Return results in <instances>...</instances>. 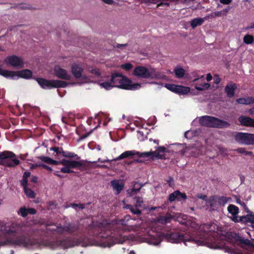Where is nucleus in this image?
<instances>
[{"mask_svg":"<svg viewBox=\"0 0 254 254\" xmlns=\"http://www.w3.org/2000/svg\"><path fill=\"white\" fill-rule=\"evenodd\" d=\"M176 217L180 223L197 230V237L192 238V241L198 245L214 249H220L223 246L217 232L219 227L215 223H210L198 226L194 220L188 219L186 215L178 214Z\"/></svg>","mask_w":254,"mask_h":254,"instance_id":"f257e3e1","label":"nucleus"},{"mask_svg":"<svg viewBox=\"0 0 254 254\" xmlns=\"http://www.w3.org/2000/svg\"><path fill=\"white\" fill-rule=\"evenodd\" d=\"M130 217L127 215L123 219L117 221L116 223H107L105 222L102 223L98 227L100 231L101 237L107 238L102 246L103 247H111L116 244H123L128 238L126 235H123L121 233L120 226H126L128 224V221L130 220Z\"/></svg>","mask_w":254,"mask_h":254,"instance_id":"f03ea898","label":"nucleus"},{"mask_svg":"<svg viewBox=\"0 0 254 254\" xmlns=\"http://www.w3.org/2000/svg\"><path fill=\"white\" fill-rule=\"evenodd\" d=\"M183 148L184 146L182 144H174L170 145L168 148H166L163 146L160 147L158 149L154 151L140 152L135 150L126 151L113 160L117 161L118 160H122L132 156H136L138 157L141 158L153 157L159 159H165L170 158V157L168 155V154H171L172 155L174 152L177 153L180 152V149Z\"/></svg>","mask_w":254,"mask_h":254,"instance_id":"7ed1b4c3","label":"nucleus"},{"mask_svg":"<svg viewBox=\"0 0 254 254\" xmlns=\"http://www.w3.org/2000/svg\"><path fill=\"white\" fill-rule=\"evenodd\" d=\"M124 230L140 231L143 234L138 236L139 242L140 243H146L149 245L153 246L159 245L162 241L163 237L161 232H157L149 228H146L144 224L138 227L136 226H130L124 228Z\"/></svg>","mask_w":254,"mask_h":254,"instance_id":"20e7f679","label":"nucleus"},{"mask_svg":"<svg viewBox=\"0 0 254 254\" xmlns=\"http://www.w3.org/2000/svg\"><path fill=\"white\" fill-rule=\"evenodd\" d=\"M133 74L137 77L143 78L165 79L166 78L164 72L158 71L151 66L148 68L142 66H137L134 69Z\"/></svg>","mask_w":254,"mask_h":254,"instance_id":"39448f33","label":"nucleus"},{"mask_svg":"<svg viewBox=\"0 0 254 254\" xmlns=\"http://www.w3.org/2000/svg\"><path fill=\"white\" fill-rule=\"evenodd\" d=\"M111 80L114 87L124 89L136 90L139 89L141 87V85L139 83L131 84L130 81L118 73L113 74Z\"/></svg>","mask_w":254,"mask_h":254,"instance_id":"423d86ee","label":"nucleus"},{"mask_svg":"<svg viewBox=\"0 0 254 254\" xmlns=\"http://www.w3.org/2000/svg\"><path fill=\"white\" fill-rule=\"evenodd\" d=\"M71 72L76 79H79L81 81V83H84L93 81L91 76L84 73V68L80 63H73L71 65Z\"/></svg>","mask_w":254,"mask_h":254,"instance_id":"0eeeda50","label":"nucleus"},{"mask_svg":"<svg viewBox=\"0 0 254 254\" xmlns=\"http://www.w3.org/2000/svg\"><path fill=\"white\" fill-rule=\"evenodd\" d=\"M50 164L54 165L62 164L64 166L61 169V171L64 173H70L72 172L71 169L79 168L82 165V161H76L71 160L63 159L60 162L53 160L51 159H48Z\"/></svg>","mask_w":254,"mask_h":254,"instance_id":"6e6552de","label":"nucleus"},{"mask_svg":"<svg viewBox=\"0 0 254 254\" xmlns=\"http://www.w3.org/2000/svg\"><path fill=\"white\" fill-rule=\"evenodd\" d=\"M199 121L201 125L209 127L222 128L227 127L229 126V124L227 122L208 116L201 117Z\"/></svg>","mask_w":254,"mask_h":254,"instance_id":"1a4fd4ad","label":"nucleus"},{"mask_svg":"<svg viewBox=\"0 0 254 254\" xmlns=\"http://www.w3.org/2000/svg\"><path fill=\"white\" fill-rule=\"evenodd\" d=\"M6 233L8 234H14V236L12 239H7L5 241L2 242L1 245H17V246H26L28 244V239L23 236H19L17 232L13 228H10Z\"/></svg>","mask_w":254,"mask_h":254,"instance_id":"9d476101","label":"nucleus"},{"mask_svg":"<svg viewBox=\"0 0 254 254\" xmlns=\"http://www.w3.org/2000/svg\"><path fill=\"white\" fill-rule=\"evenodd\" d=\"M15 157V154L11 151L0 152V164L6 167H14L19 164V161Z\"/></svg>","mask_w":254,"mask_h":254,"instance_id":"9b49d317","label":"nucleus"},{"mask_svg":"<svg viewBox=\"0 0 254 254\" xmlns=\"http://www.w3.org/2000/svg\"><path fill=\"white\" fill-rule=\"evenodd\" d=\"M1 75L5 78L17 79L19 78L29 79L32 76V72L29 69H24L18 71L10 70H0Z\"/></svg>","mask_w":254,"mask_h":254,"instance_id":"f8f14e48","label":"nucleus"},{"mask_svg":"<svg viewBox=\"0 0 254 254\" xmlns=\"http://www.w3.org/2000/svg\"><path fill=\"white\" fill-rule=\"evenodd\" d=\"M36 80L43 88H64L70 84L60 80H46L43 78H37Z\"/></svg>","mask_w":254,"mask_h":254,"instance_id":"ddd939ff","label":"nucleus"},{"mask_svg":"<svg viewBox=\"0 0 254 254\" xmlns=\"http://www.w3.org/2000/svg\"><path fill=\"white\" fill-rule=\"evenodd\" d=\"M3 64L16 68H21L23 66L24 62L20 57L16 55H10L6 57L4 59Z\"/></svg>","mask_w":254,"mask_h":254,"instance_id":"4468645a","label":"nucleus"},{"mask_svg":"<svg viewBox=\"0 0 254 254\" xmlns=\"http://www.w3.org/2000/svg\"><path fill=\"white\" fill-rule=\"evenodd\" d=\"M235 138L240 144L254 145V134L239 132L235 135Z\"/></svg>","mask_w":254,"mask_h":254,"instance_id":"2eb2a0df","label":"nucleus"},{"mask_svg":"<svg viewBox=\"0 0 254 254\" xmlns=\"http://www.w3.org/2000/svg\"><path fill=\"white\" fill-rule=\"evenodd\" d=\"M133 203L135 205L134 207L130 205H127L124 201V207L127 209H130L131 212L134 214H140L141 211L139 210V208L141 206L143 203L142 198L140 197L135 196L133 198Z\"/></svg>","mask_w":254,"mask_h":254,"instance_id":"dca6fc26","label":"nucleus"},{"mask_svg":"<svg viewBox=\"0 0 254 254\" xmlns=\"http://www.w3.org/2000/svg\"><path fill=\"white\" fill-rule=\"evenodd\" d=\"M53 71L54 75L59 78L69 80L72 78L71 75L66 69L62 68L59 65L55 66Z\"/></svg>","mask_w":254,"mask_h":254,"instance_id":"f3484780","label":"nucleus"},{"mask_svg":"<svg viewBox=\"0 0 254 254\" xmlns=\"http://www.w3.org/2000/svg\"><path fill=\"white\" fill-rule=\"evenodd\" d=\"M56 243L58 246L63 249H66L77 245L79 244L80 242L78 240L74 238L73 239H67L62 241H59L57 242Z\"/></svg>","mask_w":254,"mask_h":254,"instance_id":"a211bd4d","label":"nucleus"},{"mask_svg":"<svg viewBox=\"0 0 254 254\" xmlns=\"http://www.w3.org/2000/svg\"><path fill=\"white\" fill-rule=\"evenodd\" d=\"M227 209L229 213L232 214V217H231V219L234 222H241L240 217H239L238 216V214L239 213V208L237 206L233 204H230L228 207Z\"/></svg>","mask_w":254,"mask_h":254,"instance_id":"6ab92c4d","label":"nucleus"},{"mask_svg":"<svg viewBox=\"0 0 254 254\" xmlns=\"http://www.w3.org/2000/svg\"><path fill=\"white\" fill-rule=\"evenodd\" d=\"M187 199V195L185 193H182L179 190H176L171 193L169 197V200L172 202L176 199L181 200V199L185 200Z\"/></svg>","mask_w":254,"mask_h":254,"instance_id":"aec40b11","label":"nucleus"},{"mask_svg":"<svg viewBox=\"0 0 254 254\" xmlns=\"http://www.w3.org/2000/svg\"><path fill=\"white\" fill-rule=\"evenodd\" d=\"M111 186L113 187L114 191H115L116 194H119L121 191L123 190L124 184V183L119 180H113L111 182Z\"/></svg>","mask_w":254,"mask_h":254,"instance_id":"412c9836","label":"nucleus"},{"mask_svg":"<svg viewBox=\"0 0 254 254\" xmlns=\"http://www.w3.org/2000/svg\"><path fill=\"white\" fill-rule=\"evenodd\" d=\"M239 121L243 126L254 127V119L250 117L241 116L239 118Z\"/></svg>","mask_w":254,"mask_h":254,"instance_id":"4be33fe9","label":"nucleus"},{"mask_svg":"<svg viewBox=\"0 0 254 254\" xmlns=\"http://www.w3.org/2000/svg\"><path fill=\"white\" fill-rule=\"evenodd\" d=\"M237 86L235 83H229L225 88V92L229 97H232L234 96L235 91Z\"/></svg>","mask_w":254,"mask_h":254,"instance_id":"5701e85b","label":"nucleus"},{"mask_svg":"<svg viewBox=\"0 0 254 254\" xmlns=\"http://www.w3.org/2000/svg\"><path fill=\"white\" fill-rule=\"evenodd\" d=\"M241 222L250 223L253 228H254V214L249 213L246 216L240 217Z\"/></svg>","mask_w":254,"mask_h":254,"instance_id":"b1692460","label":"nucleus"},{"mask_svg":"<svg viewBox=\"0 0 254 254\" xmlns=\"http://www.w3.org/2000/svg\"><path fill=\"white\" fill-rule=\"evenodd\" d=\"M141 186L140 184L135 183L132 188L127 190V193L129 196L136 195L140 191Z\"/></svg>","mask_w":254,"mask_h":254,"instance_id":"393cba45","label":"nucleus"},{"mask_svg":"<svg viewBox=\"0 0 254 254\" xmlns=\"http://www.w3.org/2000/svg\"><path fill=\"white\" fill-rule=\"evenodd\" d=\"M236 102L240 104L249 105L254 103V98L250 97L241 98L237 99Z\"/></svg>","mask_w":254,"mask_h":254,"instance_id":"a878e982","label":"nucleus"},{"mask_svg":"<svg viewBox=\"0 0 254 254\" xmlns=\"http://www.w3.org/2000/svg\"><path fill=\"white\" fill-rule=\"evenodd\" d=\"M195 88L199 91H202L208 89L210 84L208 83H196L194 84Z\"/></svg>","mask_w":254,"mask_h":254,"instance_id":"bb28decb","label":"nucleus"},{"mask_svg":"<svg viewBox=\"0 0 254 254\" xmlns=\"http://www.w3.org/2000/svg\"><path fill=\"white\" fill-rule=\"evenodd\" d=\"M76 228L74 226H72V225L69 224L64 227H58L57 231L60 233L68 232L70 233L75 231Z\"/></svg>","mask_w":254,"mask_h":254,"instance_id":"cd10ccee","label":"nucleus"},{"mask_svg":"<svg viewBox=\"0 0 254 254\" xmlns=\"http://www.w3.org/2000/svg\"><path fill=\"white\" fill-rule=\"evenodd\" d=\"M190 88L189 87L178 85L176 93L182 95H186L190 92Z\"/></svg>","mask_w":254,"mask_h":254,"instance_id":"c85d7f7f","label":"nucleus"},{"mask_svg":"<svg viewBox=\"0 0 254 254\" xmlns=\"http://www.w3.org/2000/svg\"><path fill=\"white\" fill-rule=\"evenodd\" d=\"M204 21V19L202 18H197L191 20L190 22V25L192 28L201 25Z\"/></svg>","mask_w":254,"mask_h":254,"instance_id":"c756f323","label":"nucleus"},{"mask_svg":"<svg viewBox=\"0 0 254 254\" xmlns=\"http://www.w3.org/2000/svg\"><path fill=\"white\" fill-rule=\"evenodd\" d=\"M96 119L98 121V122L100 123L101 122V121L104 120V126H107L108 122L111 121V118L108 119V117L107 116V115L103 113L98 115L96 117Z\"/></svg>","mask_w":254,"mask_h":254,"instance_id":"7c9ffc66","label":"nucleus"},{"mask_svg":"<svg viewBox=\"0 0 254 254\" xmlns=\"http://www.w3.org/2000/svg\"><path fill=\"white\" fill-rule=\"evenodd\" d=\"M98 84L101 88H103L106 90H110L112 88L114 87V86H113V84L112 83V81L111 80L110 82L99 81L98 82Z\"/></svg>","mask_w":254,"mask_h":254,"instance_id":"2f4dec72","label":"nucleus"},{"mask_svg":"<svg viewBox=\"0 0 254 254\" xmlns=\"http://www.w3.org/2000/svg\"><path fill=\"white\" fill-rule=\"evenodd\" d=\"M206 204L207 206H210V209L211 210H214L216 209V201L214 197H211L209 199L206 200Z\"/></svg>","mask_w":254,"mask_h":254,"instance_id":"473e14b6","label":"nucleus"},{"mask_svg":"<svg viewBox=\"0 0 254 254\" xmlns=\"http://www.w3.org/2000/svg\"><path fill=\"white\" fill-rule=\"evenodd\" d=\"M174 72L177 77L181 78L184 76L185 74V70L183 68L178 67H176L174 69Z\"/></svg>","mask_w":254,"mask_h":254,"instance_id":"72a5a7b5","label":"nucleus"},{"mask_svg":"<svg viewBox=\"0 0 254 254\" xmlns=\"http://www.w3.org/2000/svg\"><path fill=\"white\" fill-rule=\"evenodd\" d=\"M244 42L247 44H251L254 42V37L250 35H246L244 37Z\"/></svg>","mask_w":254,"mask_h":254,"instance_id":"f704fd0d","label":"nucleus"},{"mask_svg":"<svg viewBox=\"0 0 254 254\" xmlns=\"http://www.w3.org/2000/svg\"><path fill=\"white\" fill-rule=\"evenodd\" d=\"M24 190L25 194L28 197L30 198H33L35 197V193L31 189L28 188H25Z\"/></svg>","mask_w":254,"mask_h":254,"instance_id":"c9c22d12","label":"nucleus"},{"mask_svg":"<svg viewBox=\"0 0 254 254\" xmlns=\"http://www.w3.org/2000/svg\"><path fill=\"white\" fill-rule=\"evenodd\" d=\"M165 87L169 90L176 93L178 85L166 84H165Z\"/></svg>","mask_w":254,"mask_h":254,"instance_id":"e433bc0d","label":"nucleus"},{"mask_svg":"<svg viewBox=\"0 0 254 254\" xmlns=\"http://www.w3.org/2000/svg\"><path fill=\"white\" fill-rule=\"evenodd\" d=\"M236 151L239 153L243 154L245 155L251 156L252 155V152L250 151H247L245 150L244 148H238L236 150Z\"/></svg>","mask_w":254,"mask_h":254,"instance_id":"4c0bfd02","label":"nucleus"},{"mask_svg":"<svg viewBox=\"0 0 254 254\" xmlns=\"http://www.w3.org/2000/svg\"><path fill=\"white\" fill-rule=\"evenodd\" d=\"M18 213L22 217H25L28 214V209L25 207H22L19 209Z\"/></svg>","mask_w":254,"mask_h":254,"instance_id":"58836bf2","label":"nucleus"},{"mask_svg":"<svg viewBox=\"0 0 254 254\" xmlns=\"http://www.w3.org/2000/svg\"><path fill=\"white\" fill-rule=\"evenodd\" d=\"M231 200V198L230 197H221L219 199V203L222 204H225L230 201Z\"/></svg>","mask_w":254,"mask_h":254,"instance_id":"ea45409f","label":"nucleus"},{"mask_svg":"<svg viewBox=\"0 0 254 254\" xmlns=\"http://www.w3.org/2000/svg\"><path fill=\"white\" fill-rule=\"evenodd\" d=\"M176 236V234H172L170 235V237L169 239V241L173 243H177L180 242V239L174 240V238Z\"/></svg>","mask_w":254,"mask_h":254,"instance_id":"a19ab883","label":"nucleus"},{"mask_svg":"<svg viewBox=\"0 0 254 254\" xmlns=\"http://www.w3.org/2000/svg\"><path fill=\"white\" fill-rule=\"evenodd\" d=\"M88 71L89 72H90L91 74H92L93 75H94L95 76H99V75L100 74L99 70L97 69H93V68H92L91 69H89Z\"/></svg>","mask_w":254,"mask_h":254,"instance_id":"79ce46f5","label":"nucleus"},{"mask_svg":"<svg viewBox=\"0 0 254 254\" xmlns=\"http://www.w3.org/2000/svg\"><path fill=\"white\" fill-rule=\"evenodd\" d=\"M63 155L65 157H69V158H73V157H75L76 156V155L74 153H71V152H63Z\"/></svg>","mask_w":254,"mask_h":254,"instance_id":"37998d69","label":"nucleus"},{"mask_svg":"<svg viewBox=\"0 0 254 254\" xmlns=\"http://www.w3.org/2000/svg\"><path fill=\"white\" fill-rule=\"evenodd\" d=\"M121 67L124 69H126V70H129L132 67V65L130 63H127L122 65Z\"/></svg>","mask_w":254,"mask_h":254,"instance_id":"c03bdc74","label":"nucleus"},{"mask_svg":"<svg viewBox=\"0 0 254 254\" xmlns=\"http://www.w3.org/2000/svg\"><path fill=\"white\" fill-rule=\"evenodd\" d=\"M169 218L167 217L166 216H162L160 217L159 221H161L162 223H168L169 222Z\"/></svg>","mask_w":254,"mask_h":254,"instance_id":"a18cd8bd","label":"nucleus"},{"mask_svg":"<svg viewBox=\"0 0 254 254\" xmlns=\"http://www.w3.org/2000/svg\"><path fill=\"white\" fill-rule=\"evenodd\" d=\"M28 180L27 179L23 178L21 182V184L23 187L24 189L25 188H27V185Z\"/></svg>","mask_w":254,"mask_h":254,"instance_id":"49530a36","label":"nucleus"},{"mask_svg":"<svg viewBox=\"0 0 254 254\" xmlns=\"http://www.w3.org/2000/svg\"><path fill=\"white\" fill-rule=\"evenodd\" d=\"M221 81V78L219 77L218 75H215L214 77V82L216 84H218L220 83Z\"/></svg>","mask_w":254,"mask_h":254,"instance_id":"de8ad7c7","label":"nucleus"},{"mask_svg":"<svg viewBox=\"0 0 254 254\" xmlns=\"http://www.w3.org/2000/svg\"><path fill=\"white\" fill-rule=\"evenodd\" d=\"M137 137L140 140L142 141L145 137L143 136V133L141 131H138L137 132Z\"/></svg>","mask_w":254,"mask_h":254,"instance_id":"09e8293b","label":"nucleus"},{"mask_svg":"<svg viewBox=\"0 0 254 254\" xmlns=\"http://www.w3.org/2000/svg\"><path fill=\"white\" fill-rule=\"evenodd\" d=\"M35 166H37H37H41V167H42L43 168H45L47 170H49L50 171L52 170V168L51 167H49V166H47L46 165H44V164H40V165L36 164Z\"/></svg>","mask_w":254,"mask_h":254,"instance_id":"8fccbe9b","label":"nucleus"},{"mask_svg":"<svg viewBox=\"0 0 254 254\" xmlns=\"http://www.w3.org/2000/svg\"><path fill=\"white\" fill-rule=\"evenodd\" d=\"M197 197L203 200H205L206 198V195L203 194L202 193L197 194L196 195Z\"/></svg>","mask_w":254,"mask_h":254,"instance_id":"3c124183","label":"nucleus"},{"mask_svg":"<svg viewBox=\"0 0 254 254\" xmlns=\"http://www.w3.org/2000/svg\"><path fill=\"white\" fill-rule=\"evenodd\" d=\"M204 76L203 75H201L200 76H198L197 77H196V78H195L194 79H193L192 80V82H195L199 80H201L202 81H203V78H204Z\"/></svg>","mask_w":254,"mask_h":254,"instance_id":"603ef678","label":"nucleus"},{"mask_svg":"<svg viewBox=\"0 0 254 254\" xmlns=\"http://www.w3.org/2000/svg\"><path fill=\"white\" fill-rule=\"evenodd\" d=\"M232 0H220L221 3L224 4H229L231 2Z\"/></svg>","mask_w":254,"mask_h":254,"instance_id":"864d4df0","label":"nucleus"},{"mask_svg":"<svg viewBox=\"0 0 254 254\" xmlns=\"http://www.w3.org/2000/svg\"><path fill=\"white\" fill-rule=\"evenodd\" d=\"M71 206L73 208H76V207H79L81 209L84 208L83 205L82 204H72Z\"/></svg>","mask_w":254,"mask_h":254,"instance_id":"5fc2aeb1","label":"nucleus"},{"mask_svg":"<svg viewBox=\"0 0 254 254\" xmlns=\"http://www.w3.org/2000/svg\"><path fill=\"white\" fill-rule=\"evenodd\" d=\"M36 210L33 208H28V214H34L36 213Z\"/></svg>","mask_w":254,"mask_h":254,"instance_id":"6e6d98bb","label":"nucleus"},{"mask_svg":"<svg viewBox=\"0 0 254 254\" xmlns=\"http://www.w3.org/2000/svg\"><path fill=\"white\" fill-rule=\"evenodd\" d=\"M30 173L26 172L23 174V178L28 179V178L30 177Z\"/></svg>","mask_w":254,"mask_h":254,"instance_id":"4d7b16f0","label":"nucleus"},{"mask_svg":"<svg viewBox=\"0 0 254 254\" xmlns=\"http://www.w3.org/2000/svg\"><path fill=\"white\" fill-rule=\"evenodd\" d=\"M104 3L108 4H113L114 1L113 0H102Z\"/></svg>","mask_w":254,"mask_h":254,"instance_id":"13d9d810","label":"nucleus"},{"mask_svg":"<svg viewBox=\"0 0 254 254\" xmlns=\"http://www.w3.org/2000/svg\"><path fill=\"white\" fill-rule=\"evenodd\" d=\"M212 79V76L210 73H207L206 74V80L207 81H209L211 80Z\"/></svg>","mask_w":254,"mask_h":254,"instance_id":"bf43d9fd","label":"nucleus"},{"mask_svg":"<svg viewBox=\"0 0 254 254\" xmlns=\"http://www.w3.org/2000/svg\"><path fill=\"white\" fill-rule=\"evenodd\" d=\"M254 28V21L252 22L251 25L246 28V29Z\"/></svg>","mask_w":254,"mask_h":254,"instance_id":"052dcab7","label":"nucleus"},{"mask_svg":"<svg viewBox=\"0 0 254 254\" xmlns=\"http://www.w3.org/2000/svg\"><path fill=\"white\" fill-rule=\"evenodd\" d=\"M249 113L252 115H254V108H253L249 110Z\"/></svg>","mask_w":254,"mask_h":254,"instance_id":"680f3d73","label":"nucleus"},{"mask_svg":"<svg viewBox=\"0 0 254 254\" xmlns=\"http://www.w3.org/2000/svg\"><path fill=\"white\" fill-rule=\"evenodd\" d=\"M48 159H50V158H48V157H43L42 158V160L44 161L45 162L49 163V161L48 160Z\"/></svg>","mask_w":254,"mask_h":254,"instance_id":"e2e57ef3","label":"nucleus"},{"mask_svg":"<svg viewBox=\"0 0 254 254\" xmlns=\"http://www.w3.org/2000/svg\"><path fill=\"white\" fill-rule=\"evenodd\" d=\"M52 149L57 153L59 152V149L58 147H54L52 148Z\"/></svg>","mask_w":254,"mask_h":254,"instance_id":"0e129e2a","label":"nucleus"},{"mask_svg":"<svg viewBox=\"0 0 254 254\" xmlns=\"http://www.w3.org/2000/svg\"><path fill=\"white\" fill-rule=\"evenodd\" d=\"M98 161H101V162H110L111 161V160H108V159H107V160H100V159H98Z\"/></svg>","mask_w":254,"mask_h":254,"instance_id":"69168bd1","label":"nucleus"},{"mask_svg":"<svg viewBox=\"0 0 254 254\" xmlns=\"http://www.w3.org/2000/svg\"><path fill=\"white\" fill-rule=\"evenodd\" d=\"M37 178L36 177H33L32 178V181L33 182L35 183V182H37Z\"/></svg>","mask_w":254,"mask_h":254,"instance_id":"338daca9","label":"nucleus"},{"mask_svg":"<svg viewBox=\"0 0 254 254\" xmlns=\"http://www.w3.org/2000/svg\"><path fill=\"white\" fill-rule=\"evenodd\" d=\"M173 181L172 179H170L168 181V182L169 183V186L171 187L172 186V182Z\"/></svg>","mask_w":254,"mask_h":254,"instance_id":"774afa93","label":"nucleus"}]
</instances>
